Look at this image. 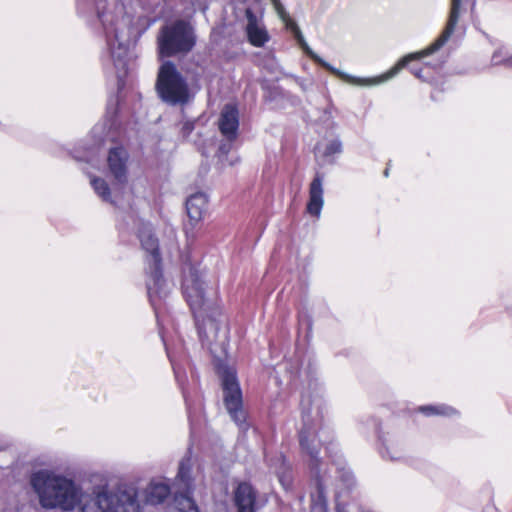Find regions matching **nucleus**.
I'll return each instance as SVG.
<instances>
[{
	"mask_svg": "<svg viewBox=\"0 0 512 512\" xmlns=\"http://www.w3.org/2000/svg\"><path fill=\"white\" fill-rule=\"evenodd\" d=\"M30 484L46 509L72 511L78 506L80 512H139L140 508L134 487L116 491L98 487L83 492L72 479L47 469L34 472Z\"/></svg>",
	"mask_w": 512,
	"mask_h": 512,
	"instance_id": "obj_1",
	"label": "nucleus"
},
{
	"mask_svg": "<svg viewBox=\"0 0 512 512\" xmlns=\"http://www.w3.org/2000/svg\"><path fill=\"white\" fill-rule=\"evenodd\" d=\"M100 22L107 49L119 80L128 73L133 45L147 30L146 20L128 11L121 0H86Z\"/></svg>",
	"mask_w": 512,
	"mask_h": 512,
	"instance_id": "obj_2",
	"label": "nucleus"
},
{
	"mask_svg": "<svg viewBox=\"0 0 512 512\" xmlns=\"http://www.w3.org/2000/svg\"><path fill=\"white\" fill-rule=\"evenodd\" d=\"M472 3L474 4L473 0H451V9L448 17V21L446 24L445 29L441 33V35L427 48L423 49L422 51L410 53L403 58H401L395 66H393L390 70H388L386 73L372 77V78H360L355 77L352 75H349L345 72H342L333 66H331L329 63L324 61L322 58H320L317 54L313 52V50L309 47L307 42L305 41L301 30L299 29L296 22L288 16V19L283 20L285 27L287 30H289L294 38L297 40L300 47L303 49V51L315 62L320 64L322 67L336 75L337 77L341 78L342 80L353 84L357 86H376L380 85L389 79L396 76L401 69L406 67L409 62L414 60H422L423 58L430 56L434 54L436 51H438L451 37L453 34L455 27L457 25V22L459 20L460 15L465 11L466 6Z\"/></svg>",
	"mask_w": 512,
	"mask_h": 512,
	"instance_id": "obj_3",
	"label": "nucleus"
},
{
	"mask_svg": "<svg viewBox=\"0 0 512 512\" xmlns=\"http://www.w3.org/2000/svg\"><path fill=\"white\" fill-rule=\"evenodd\" d=\"M182 289L200 338L212 341L218 334L222 316L216 290L206 283L203 274L194 266L189 267L184 276Z\"/></svg>",
	"mask_w": 512,
	"mask_h": 512,
	"instance_id": "obj_4",
	"label": "nucleus"
},
{
	"mask_svg": "<svg viewBox=\"0 0 512 512\" xmlns=\"http://www.w3.org/2000/svg\"><path fill=\"white\" fill-rule=\"evenodd\" d=\"M139 239L146 253L145 261L148 274L146 280L147 293L151 304L155 306L156 302L166 297L169 291L168 285L162 275L158 240L148 227H144L139 232Z\"/></svg>",
	"mask_w": 512,
	"mask_h": 512,
	"instance_id": "obj_5",
	"label": "nucleus"
},
{
	"mask_svg": "<svg viewBox=\"0 0 512 512\" xmlns=\"http://www.w3.org/2000/svg\"><path fill=\"white\" fill-rule=\"evenodd\" d=\"M156 43L159 57H173L189 53L195 46L196 36L188 21L178 19L160 28Z\"/></svg>",
	"mask_w": 512,
	"mask_h": 512,
	"instance_id": "obj_6",
	"label": "nucleus"
},
{
	"mask_svg": "<svg viewBox=\"0 0 512 512\" xmlns=\"http://www.w3.org/2000/svg\"><path fill=\"white\" fill-rule=\"evenodd\" d=\"M155 88L160 99L169 105L183 106L193 98L187 79L171 61L160 65Z\"/></svg>",
	"mask_w": 512,
	"mask_h": 512,
	"instance_id": "obj_7",
	"label": "nucleus"
},
{
	"mask_svg": "<svg viewBox=\"0 0 512 512\" xmlns=\"http://www.w3.org/2000/svg\"><path fill=\"white\" fill-rule=\"evenodd\" d=\"M302 420H303V428L300 431V445L302 450L307 453L310 457V467L312 471H314L315 475L318 477L320 470L319 464L320 461L318 459L319 454V444L324 441V431L318 429V426L321 422V415L319 409H316L314 413L312 409L306 408L305 400H302Z\"/></svg>",
	"mask_w": 512,
	"mask_h": 512,
	"instance_id": "obj_8",
	"label": "nucleus"
},
{
	"mask_svg": "<svg viewBox=\"0 0 512 512\" xmlns=\"http://www.w3.org/2000/svg\"><path fill=\"white\" fill-rule=\"evenodd\" d=\"M195 478L192 475V459L183 458L179 463L178 473L174 482V506L178 512H199L191 498Z\"/></svg>",
	"mask_w": 512,
	"mask_h": 512,
	"instance_id": "obj_9",
	"label": "nucleus"
},
{
	"mask_svg": "<svg viewBox=\"0 0 512 512\" xmlns=\"http://www.w3.org/2000/svg\"><path fill=\"white\" fill-rule=\"evenodd\" d=\"M219 374L227 412L232 420L241 427L245 423L246 414L242 407V392L237 381L236 372L232 368L223 366L219 368Z\"/></svg>",
	"mask_w": 512,
	"mask_h": 512,
	"instance_id": "obj_10",
	"label": "nucleus"
},
{
	"mask_svg": "<svg viewBox=\"0 0 512 512\" xmlns=\"http://www.w3.org/2000/svg\"><path fill=\"white\" fill-rule=\"evenodd\" d=\"M244 31L248 42L254 47H263L270 41L269 32L263 20V11L255 13L252 8L245 9Z\"/></svg>",
	"mask_w": 512,
	"mask_h": 512,
	"instance_id": "obj_11",
	"label": "nucleus"
},
{
	"mask_svg": "<svg viewBox=\"0 0 512 512\" xmlns=\"http://www.w3.org/2000/svg\"><path fill=\"white\" fill-rule=\"evenodd\" d=\"M207 208V197L204 193L198 192L192 194L186 201V210L188 222L184 225V231L188 239L195 237V231L203 218Z\"/></svg>",
	"mask_w": 512,
	"mask_h": 512,
	"instance_id": "obj_12",
	"label": "nucleus"
},
{
	"mask_svg": "<svg viewBox=\"0 0 512 512\" xmlns=\"http://www.w3.org/2000/svg\"><path fill=\"white\" fill-rule=\"evenodd\" d=\"M128 159V152L123 147H115L109 150L107 157L109 171L120 184L127 182Z\"/></svg>",
	"mask_w": 512,
	"mask_h": 512,
	"instance_id": "obj_13",
	"label": "nucleus"
},
{
	"mask_svg": "<svg viewBox=\"0 0 512 512\" xmlns=\"http://www.w3.org/2000/svg\"><path fill=\"white\" fill-rule=\"evenodd\" d=\"M239 126L238 110L234 105L227 104L221 111L219 129L229 141L236 138Z\"/></svg>",
	"mask_w": 512,
	"mask_h": 512,
	"instance_id": "obj_14",
	"label": "nucleus"
},
{
	"mask_svg": "<svg viewBox=\"0 0 512 512\" xmlns=\"http://www.w3.org/2000/svg\"><path fill=\"white\" fill-rule=\"evenodd\" d=\"M323 177L316 174L309 188V201L307 203V212L315 217H319L324 204L323 199Z\"/></svg>",
	"mask_w": 512,
	"mask_h": 512,
	"instance_id": "obj_15",
	"label": "nucleus"
},
{
	"mask_svg": "<svg viewBox=\"0 0 512 512\" xmlns=\"http://www.w3.org/2000/svg\"><path fill=\"white\" fill-rule=\"evenodd\" d=\"M234 500L238 512H255L256 493L250 484L240 483L235 490Z\"/></svg>",
	"mask_w": 512,
	"mask_h": 512,
	"instance_id": "obj_16",
	"label": "nucleus"
},
{
	"mask_svg": "<svg viewBox=\"0 0 512 512\" xmlns=\"http://www.w3.org/2000/svg\"><path fill=\"white\" fill-rule=\"evenodd\" d=\"M170 494V487L162 481H152L145 489L147 503L156 505L162 503Z\"/></svg>",
	"mask_w": 512,
	"mask_h": 512,
	"instance_id": "obj_17",
	"label": "nucleus"
},
{
	"mask_svg": "<svg viewBox=\"0 0 512 512\" xmlns=\"http://www.w3.org/2000/svg\"><path fill=\"white\" fill-rule=\"evenodd\" d=\"M418 411L423 413L426 416L439 415V416L452 417V416H456L458 414L456 409H454L451 406L445 405V404L420 406L418 408Z\"/></svg>",
	"mask_w": 512,
	"mask_h": 512,
	"instance_id": "obj_18",
	"label": "nucleus"
},
{
	"mask_svg": "<svg viewBox=\"0 0 512 512\" xmlns=\"http://www.w3.org/2000/svg\"><path fill=\"white\" fill-rule=\"evenodd\" d=\"M90 184L95 193L105 202L112 203L111 192L108 183L98 177L91 176Z\"/></svg>",
	"mask_w": 512,
	"mask_h": 512,
	"instance_id": "obj_19",
	"label": "nucleus"
},
{
	"mask_svg": "<svg viewBox=\"0 0 512 512\" xmlns=\"http://www.w3.org/2000/svg\"><path fill=\"white\" fill-rule=\"evenodd\" d=\"M313 505L311 512H326L325 495L322 489V485L318 482L317 493L312 495Z\"/></svg>",
	"mask_w": 512,
	"mask_h": 512,
	"instance_id": "obj_20",
	"label": "nucleus"
},
{
	"mask_svg": "<svg viewBox=\"0 0 512 512\" xmlns=\"http://www.w3.org/2000/svg\"><path fill=\"white\" fill-rule=\"evenodd\" d=\"M508 51L506 49H498L494 52L492 56V63L494 65L503 64L508 67H512V54L508 56Z\"/></svg>",
	"mask_w": 512,
	"mask_h": 512,
	"instance_id": "obj_21",
	"label": "nucleus"
},
{
	"mask_svg": "<svg viewBox=\"0 0 512 512\" xmlns=\"http://www.w3.org/2000/svg\"><path fill=\"white\" fill-rule=\"evenodd\" d=\"M341 152H342V142L340 139L335 138L326 144L323 154H324V156H332L335 154H340Z\"/></svg>",
	"mask_w": 512,
	"mask_h": 512,
	"instance_id": "obj_22",
	"label": "nucleus"
},
{
	"mask_svg": "<svg viewBox=\"0 0 512 512\" xmlns=\"http://www.w3.org/2000/svg\"><path fill=\"white\" fill-rule=\"evenodd\" d=\"M281 469L283 471H277L279 482L284 489H289L292 483L289 468L283 463Z\"/></svg>",
	"mask_w": 512,
	"mask_h": 512,
	"instance_id": "obj_23",
	"label": "nucleus"
},
{
	"mask_svg": "<svg viewBox=\"0 0 512 512\" xmlns=\"http://www.w3.org/2000/svg\"><path fill=\"white\" fill-rule=\"evenodd\" d=\"M382 457L385 459H390L392 461H397L402 458V454L399 450H395L393 447H385L384 450L381 451Z\"/></svg>",
	"mask_w": 512,
	"mask_h": 512,
	"instance_id": "obj_24",
	"label": "nucleus"
},
{
	"mask_svg": "<svg viewBox=\"0 0 512 512\" xmlns=\"http://www.w3.org/2000/svg\"><path fill=\"white\" fill-rule=\"evenodd\" d=\"M270 1H271V4H272L276 14L280 18V20L283 21L285 19H288L289 14L286 11L283 4L281 3V1L280 0H270Z\"/></svg>",
	"mask_w": 512,
	"mask_h": 512,
	"instance_id": "obj_25",
	"label": "nucleus"
},
{
	"mask_svg": "<svg viewBox=\"0 0 512 512\" xmlns=\"http://www.w3.org/2000/svg\"><path fill=\"white\" fill-rule=\"evenodd\" d=\"M193 129H194V125L192 122H189V121L184 122L182 125L183 136H188Z\"/></svg>",
	"mask_w": 512,
	"mask_h": 512,
	"instance_id": "obj_26",
	"label": "nucleus"
},
{
	"mask_svg": "<svg viewBox=\"0 0 512 512\" xmlns=\"http://www.w3.org/2000/svg\"><path fill=\"white\" fill-rule=\"evenodd\" d=\"M411 72L419 79H422V80H426L427 77L423 75V69L422 68H416V67H411L410 68Z\"/></svg>",
	"mask_w": 512,
	"mask_h": 512,
	"instance_id": "obj_27",
	"label": "nucleus"
},
{
	"mask_svg": "<svg viewBox=\"0 0 512 512\" xmlns=\"http://www.w3.org/2000/svg\"><path fill=\"white\" fill-rule=\"evenodd\" d=\"M229 149H230V144H228V145L224 144V145H222V146L219 148V152H220L221 154H226V153L229 151Z\"/></svg>",
	"mask_w": 512,
	"mask_h": 512,
	"instance_id": "obj_28",
	"label": "nucleus"
},
{
	"mask_svg": "<svg viewBox=\"0 0 512 512\" xmlns=\"http://www.w3.org/2000/svg\"><path fill=\"white\" fill-rule=\"evenodd\" d=\"M425 65H432L433 68H437V67H439L441 65V62H436V63H433V64L432 63H425Z\"/></svg>",
	"mask_w": 512,
	"mask_h": 512,
	"instance_id": "obj_29",
	"label": "nucleus"
},
{
	"mask_svg": "<svg viewBox=\"0 0 512 512\" xmlns=\"http://www.w3.org/2000/svg\"><path fill=\"white\" fill-rule=\"evenodd\" d=\"M388 170H389L388 168L385 169V171H384L385 176H388Z\"/></svg>",
	"mask_w": 512,
	"mask_h": 512,
	"instance_id": "obj_30",
	"label": "nucleus"
},
{
	"mask_svg": "<svg viewBox=\"0 0 512 512\" xmlns=\"http://www.w3.org/2000/svg\"><path fill=\"white\" fill-rule=\"evenodd\" d=\"M99 129L98 126L94 127V132H96Z\"/></svg>",
	"mask_w": 512,
	"mask_h": 512,
	"instance_id": "obj_31",
	"label": "nucleus"
}]
</instances>
